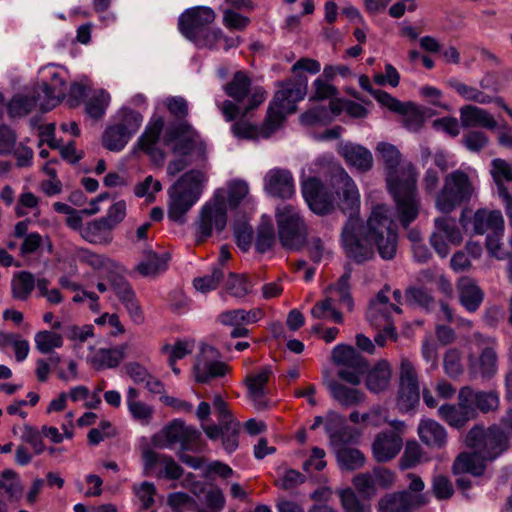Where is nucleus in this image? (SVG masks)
<instances>
[{"mask_svg": "<svg viewBox=\"0 0 512 512\" xmlns=\"http://www.w3.org/2000/svg\"><path fill=\"white\" fill-rule=\"evenodd\" d=\"M331 182L339 209L348 215L340 234L346 258L363 265L374 258L376 247L383 260H392L398 249V232L386 206L376 205L364 222L359 216L360 194L349 174L340 168L333 173Z\"/></svg>", "mask_w": 512, "mask_h": 512, "instance_id": "f257e3e1", "label": "nucleus"}, {"mask_svg": "<svg viewBox=\"0 0 512 512\" xmlns=\"http://www.w3.org/2000/svg\"><path fill=\"white\" fill-rule=\"evenodd\" d=\"M377 150L384 160L387 190L395 202L397 218L402 227L407 229L417 219L420 211L417 172L410 163L403 173L405 177L398 174L401 153L395 145L380 142Z\"/></svg>", "mask_w": 512, "mask_h": 512, "instance_id": "f03ea898", "label": "nucleus"}, {"mask_svg": "<svg viewBox=\"0 0 512 512\" xmlns=\"http://www.w3.org/2000/svg\"><path fill=\"white\" fill-rule=\"evenodd\" d=\"M249 193L245 180L234 179L228 183L227 199L223 190H217L213 202H206L200 209L199 219L195 224V239L198 244L205 243L213 235H217L227 226V207L236 210Z\"/></svg>", "mask_w": 512, "mask_h": 512, "instance_id": "7ed1b4c3", "label": "nucleus"}, {"mask_svg": "<svg viewBox=\"0 0 512 512\" xmlns=\"http://www.w3.org/2000/svg\"><path fill=\"white\" fill-rule=\"evenodd\" d=\"M277 235L286 250H300L307 242V225L299 209L288 203H281L275 209Z\"/></svg>", "mask_w": 512, "mask_h": 512, "instance_id": "20e7f679", "label": "nucleus"}, {"mask_svg": "<svg viewBox=\"0 0 512 512\" xmlns=\"http://www.w3.org/2000/svg\"><path fill=\"white\" fill-rule=\"evenodd\" d=\"M474 192L468 174L460 169L444 178V185L437 193L435 207L443 214H449L457 207L469 203Z\"/></svg>", "mask_w": 512, "mask_h": 512, "instance_id": "39448f33", "label": "nucleus"}, {"mask_svg": "<svg viewBox=\"0 0 512 512\" xmlns=\"http://www.w3.org/2000/svg\"><path fill=\"white\" fill-rule=\"evenodd\" d=\"M465 445L477 450L482 460L493 461L509 447L507 434L497 425L487 429L483 425L475 424L466 434Z\"/></svg>", "mask_w": 512, "mask_h": 512, "instance_id": "423d86ee", "label": "nucleus"}, {"mask_svg": "<svg viewBox=\"0 0 512 512\" xmlns=\"http://www.w3.org/2000/svg\"><path fill=\"white\" fill-rule=\"evenodd\" d=\"M162 140L165 146H172V152L180 156H190L194 152L204 155L206 151L205 142L189 121L168 122Z\"/></svg>", "mask_w": 512, "mask_h": 512, "instance_id": "0eeeda50", "label": "nucleus"}, {"mask_svg": "<svg viewBox=\"0 0 512 512\" xmlns=\"http://www.w3.org/2000/svg\"><path fill=\"white\" fill-rule=\"evenodd\" d=\"M143 122L140 112L122 107L118 112V121L106 127L102 134V146L111 152L122 151Z\"/></svg>", "mask_w": 512, "mask_h": 512, "instance_id": "6e6552de", "label": "nucleus"}, {"mask_svg": "<svg viewBox=\"0 0 512 512\" xmlns=\"http://www.w3.org/2000/svg\"><path fill=\"white\" fill-rule=\"evenodd\" d=\"M420 403V386L414 364L407 358L400 363V381L396 405L400 413H415Z\"/></svg>", "mask_w": 512, "mask_h": 512, "instance_id": "1a4fd4ad", "label": "nucleus"}, {"mask_svg": "<svg viewBox=\"0 0 512 512\" xmlns=\"http://www.w3.org/2000/svg\"><path fill=\"white\" fill-rule=\"evenodd\" d=\"M301 192L313 213L324 216L334 210V195L318 177L305 180L302 183Z\"/></svg>", "mask_w": 512, "mask_h": 512, "instance_id": "9d476101", "label": "nucleus"}, {"mask_svg": "<svg viewBox=\"0 0 512 512\" xmlns=\"http://www.w3.org/2000/svg\"><path fill=\"white\" fill-rule=\"evenodd\" d=\"M215 20V12L207 6H194L184 10L178 18L180 34L190 42Z\"/></svg>", "mask_w": 512, "mask_h": 512, "instance_id": "9b49d317", "label": "nucleus"}, {"mask_svg": "<svg viewBox=\"0 0 512 512\" xmlns=\"http://www.w3.org/2000/svg\"><path fill=\"white\" fill-rule=\"evenodd\" d=\"M485 344L477 356L473 353L468 356V369L472 377L490 379L497 372L498 355L496 352L497 343L493 338L483 339Z\"/></svg>", "mask_w": 512, "mask_h": 512, "instance_id": "f8f14e48", "label": "nucleus"}, {"mask_svg": "<svg viewBox=\"0 0 512 512\" xmlns=\"http://www.w3.org/2000/svg\"><path fill=\"white\" fill-rule=\"evenodd\" d=\"M434 226L436 231L430 236V244L441 258H445L450 249L444 236L450 243L459 245L462 242V234L452 218L438 217L434 220Z\"/></svg>", "mask_w": 512, "mask_h": 512, "instance_id": "ddd939ff", "label": "nucleus"}, {"mask_svg": "<svg viewBox=\"0 0 512 512\" xmlns=\"http://www.w3.org/2000/svg\"><path fill=\"white\" fill-rule=\"evenodd\" d=\"M427 504L424 494H413L407 490L387 493L378 502L379 512H411Z\"/></svg>", "mask_w": 512, "mask_h": 512, "instance_id": "4468645a", "label": "nucleus"}, {"mask_svg": "<svg viewBox=\"0 0 512 512\" xmlns=\"http://www.w3.org/2000/svg\"><path fill=\"white\" fill-rule=\"evenodd\" d=\"M264 190L274 198H290L295 193L292 173L288 169H270L264 177Z\"/></svg>", "mask_w": 512, "mask_h": 512, "instance_id": "2eb2a0df", "label": "nucleus"}, {"mask_svg": "<svg viewBox=\"0 0 512 512\" xmlns=\"http://www.w3.org/2000/svg\"><path fill=\"white\" fill-rule=\"evenodd\" d=\"M403 447L401 436L395 431L379 432L372 443V454L376 462L386 463L394 459Z\"/></svg>", "mask_w": 512, "mask_h": 512, "instance_id": "dca6fc26", "label": "nucleus"}, {"mask_svg": "<svg viewBox=\"0 0 512 512\" xmlns=\"http://www.w3.org/2000/svg\"><path fill=\"white\" fill-rule=\"evenodd\" d=\"M142 457L146 471L154 470L159 464H163L164 467L160 476L165 479L179 480L184 474V469L170 455L159 454L152 449H146Z\"/></svg>", "mask_w": 512, "mask_h": 512, "instance_id": "f3484780", "label": "nucleus"}, {"mask_svg": "<svg viewBox=\"0 0 512 512\" xmlns=\"http://www.w3.org/2000/svg\"><path fill=\"white\" fill-rule=\"evenodd\" d=\"M461 390L458 393V404H443L439 407L440 417L450 426L462 428L465 424L477 417L475 410L469 406L468 402L462 401Z\"/></svg>", "mask_w": 512, "mask_h": 512, "instance_id": "a211bd4d", "label": "nucleus"}, {"mask_svg": "<svg viewBox=\"0 0 512 512\" xmlns=\"http://www.w3.org/2000/svg\"><path fill=\"white\" fill-rule=\"evenodd\" d=\"M165 127L164 118L161 115L153 114L144 132L138 138L136 146L145 154L158 153L161 156L162 149L157 147V144Z\"/></svg>", "mask_w": 512, "mask_h": 512, "instance_id": "6ab92c4d", "label": "nucleus"}, {"mask_svg": "<svg viewBox=\"0 0 512 512\" xmlns=\"http://www.w3.org/2000/svg\"><path fill=\"white\" fill-rule=\"evenodd\" d=\"M460 390L462 401L468 402L477 414H486L499 406V396L495 391L475 390L470 386H464Z\"/></svg>", "mask_w": 512, "mask_h": 512, "instance_id": "aec40b11", "label": "nucleus"}, {"mask_svg": "<svg viewBox=\"0 0 512 512\" xmlns=\"http://www.w3.org/2000/svg\"><path fill=\"white\" fill-rule=\"evenodd\" d=\"M271 366H263L260 371L254 375H249L245 379L250 398L255 402V407L258 410H265L268 408V401L263 399L266 397V385L272 375Z\"/></svg>", "mask_w": 512, "mask_h": 512, "instance_id": "412c9836", "label": "nucleus"}, {"mask_svg": "<svg viewBox=\"0 0 512 512\" xmlns=\"http://www.w3.org/2000/svg\"><path fill=\"white\" fill-rule=\"evenodd\" d=\"M473 233L483 235L488 230L493 234H502L504 231V218L500 210L478 209L472 218Z\"/></svg>", "mask_w": 512, "mask_h": 512, "instance_id": "4be33fe9", "label": "nucleus"}, {"mask_svg": "<svg viewBox=\"0 0 512 512\" xmlns=\"http://www.w3.org/2000/svg\"><path fill=\"white\" fill-rule=\"evenodd\" d=\"M338 153L344 158L346 163L357 168L361 172H367L373 167V156L366 147L347 142L342 144Z\"/></svg>", "mask_w": 512, "mask_h": 512, "instance_id": "5701e85b", "label": "nucleus"}, {"mask_svg": "<svg viewBox=\"0 0 512 512\" xmlns=\"http://www.w3.org/2000/svg\"><path fill=\"white\" fill-rule=\"evenodd\" d=\"M332 360L336 365H342L349 369L367 372L368 360L353 346L338 344L332 350Z\"/></svg>", "mask_w": 512, "mask_h": 512, "instance_id": "b1692460", "label": "nucleus"}, {"mask_svg": "<svg viewBox=\"0 0 512 512\" xmlns=\"http://www.w3.org/2000/svg\"><path fill=\"white\" fill-rule=\"evenodd\" d=\"M460 122L463 128H486L495 130L497 122L494 117L485 109L475 105H464L460 108Z\"/></svg>", "mask_w": 512, "mask_h": 512, "instance_id": "393cba45", "label": "nucleus"}, {"mask_svg": "<svg viewBox=\"0 0 512 512\" xmlns=\"http://www.w3.org/2000/svg\"><path fill=\"white\" fill-rule=\"evenodd\" d=\"M126 356V346L99 348L90 358V364L96 371L117 368Z\"/></svg>", "mask_w": 512, "mask_h": 512, "instance_id": "a878e982", "label": "nucleus"}, {"mask_svg": "<svg viewBox=\"0 0 512 512\" xmlns=\"http://www.w3.org/2000/svg\"><path fill=\"white\" fill-rule=\"evenodd\" d=\"M486 460H482L479 452H461L457 455L452 464V473L461 475L464 473L471 474L475 477L482 476L486 469Z\"/></svg>", "mask_w": 512, "mask_h": 512, "instance_id": "bb28decb", "label": "nucleus"}, {"mask_svg": "<svg viewBox=\"0 0 512 512\" xmlns=\"http://www.w3.org/2000/svg\"><path fill=\"white\" fill-rule=\"evenodd\" d=\"M365 379L366 388L372 393H380L387 389L390 378L391 368L387 360H379L372 368L368 367Z\"/></svg>", "mask_w": 512, "mask_h": 512, "instance_id": "cd10ccee", "label": "nucleus"}, {"mask_svg": "<svg viewBox=\"0 0 512 512\" xmlns=\"http://www.w3.org/2000/svg\"><path fill=\"white\" fill-rule=\"evenodd\" d=\"M460 304L470 313L476 312L484 300V292L470 278H463L458 284Z\"/></svg>", "mask_w": 512, "mask_h": 512, "instance_id": "c85d7f7f", "label": "nucleus"}, {"mask_svg": "<svg viewBox=\"0 0 512 512\" xmlns=\"http://www.w3.org/2000/svg\"><path fill=\"white\" fill-rule=\"evenodd\" d=\"M327 386L331 397L342 407L349 408L358 406L365 399V394L359 389L348 387L336 380H331Z\"/></svg>", "mask_w": 512, "mask_h": 512, "instance_id": "c756f323", "label": "nucleus"}, {"mask_svg": "<svg viewBox=\"0 0 512 512\" xmlns=\"http://www.w3.org/2000/svg\"><path fill=\"white\" fill-rule=\"evenodd\" d=\"M169 197V220L179 225L185 224L186 214L194 206V204H196V201H194L191 198H188V196H186L185 194L172 188H170L169 190Z\"/></svg>", "mask_w": 512, "mask_h": 512, "instance_id": "7c9ffc66", "label": "nucleus"}, {"mask_svg": "<svg viewBox=\"0 0 512 512\" xmlns=\"http://www.w3.org/2000/svg\"><path fill=\"white\" fill-rule=\"evenodd\" d=\"M204 174L197 169H191L180 176L172 189L178 190L188 198L198 201L202 193Z\"/></svg>", "mask_w": 512, "mask_h": 512, "instance_id": "2f4dec72", "label": "nucleus"}, {"mask_svg": "<svg viewBox=\"0 0 512 512\" xmlns=\"http://www.w3.org/2000/svg\"><path fill=\"white\" fill-rule=\"evenodd\" d=\"M228 365L221 361H209L198 359L193 366L195 381L207 384L210 380L226 375Z\"/></svg>", "mask_w": 512, "mask_h": 512, "instance_id": "473e14b6", "label": "nucleus"}, {"mask_svg": "<svg viewBox=\"0 0 512 512\" xmlns=\"http://www.w3.org/2000/svg\"><path fill=\"white\" fill-rule=\"evenodd\" d=\"M418 434L421 441L430 447L442 448L446 445V430L435 420L422 421L418 428Z\"/></svg>", "mask_w": 512, "mask_h": 512, "instance_id": "72a5a7b5", "label": "nucleus"}, {"mask_svg": "<svg viewBox=\"0 0 512 512\" xmlns=\"http://www.w3.org/2000/svg\"><path fill=\"white\" fill-rule=\"evenodd\" d=\"M107 220L108 219H102V217H100L87 223V225L81 230V236L83 239L92 244L110 243V232L113 228Z\"/></svg>", "mask_w": 512, "mask_h": 512, "instance_id": "f704fd0d", "label": "nucleus"}, {"mask_svg": "<svg viewBox=\"0 0 512 512\" xmlns=\"http://www.w3.org/2000/svg\"><path fill=\"white\" fill-rule=\"evenodd\" d=\"M191 428L192 426H186L183 420L174 419L162 430L165 442L160 443V436L154 435L152 437V443L156 447L172 448V446L177 444Z\"/></svg>", "mask_w": 512, "mask_h": 512, "instance_id": "c9c22d12", "label": "nucleus"}, {"mask_svg": "<svg viewBox=\"0 0 512 512\" xmlns=\"http://www.w3.org/2000/svg\"><path fill=\"white\" fill-rule=\"evenodd\" d=\"M251 79L244 71H236L232 79L225 85V94L235 102L240 103L248 97L251 91Z\"/></svg>", "mask_w": 512, "mask_h": 512, "instance_id": "e433bc0d", "label": "nucleus"}, {"mask_svg": "<svg viewBox=\"0 0 512 512\" xmlns=\"http://www.w3.org/2000/svg\"><path fill=\"white\" fill-rule=\"evenodd\" d=\"M262 316L263 311L260 308H254L249 311L234 309L222 312L219 315V321L223 325L253 324L258 322Z\"/></svg>", "mask_w": 512, "mask_h": 512, "instance_id": "4c0bfd02", "label": "nucleus"}, {"mask_svg": "<svg viewBox=\"0 0 512 512\" xmlns=\"http://www.w3.org/2000/svg\"><path fill=\"white\" fill-rule=\"evenodd\" d=\"M35 288V277L29 271L16 272L11 281L12 297L16 300L25 301L29 298Z\"/></svg>", "mask_w": 512, "mask_h": 512, "instance_id": "58836bf2", "label": "nucleus"}, {"mask_svg": "<svg viewBox=\"0 0 512 512\" xmlns=\"http://www.w3.org/2000/svg\"><path fill=\"white\" fill-rule=\"evenodd\" d=\"M289 84L286 80L279 82L280 89L275 92L273 103L278 106H285L286 112L292 114L297 110L296 104L304 98H300L295 91L297 88Z\"/></svg>", "mask_w": 512, "mask_h": 512, "instance_id": "ea45409f", "label": "nucleus"}, {"mask_svg": "<svg viewBox=\"0 0 512 512\" xmlns=\"http://www.w3.org/2000/svg\"><path fill=\"white\" fill-rule=\"evenodd\" d=\"M336 459L342 470L354 471L361 468L365 463L364 454L357 448L338 447Z\"/></svg>", "mask_w": 512, "mask_h": 512, "instance_id": "a19ab883", "label": "nucleus"}, {"mask_svg": "<svg viewBox=\"0 0 512 512\" xmlns=\"http://www.w3.org/2000/svg\"><path fill=\"white\" fill-rule=\"evenodd\" d=\"M403 116V126L411 131H419L425 122L424 112L414 102H403V112H396Z\"/></svg>", "mask_w": 512, "mask_h": 512, "instance_id": "79ce46f5", "label": "nucleus"}, {"mask_svg": "<svg viewBox=\"0 0 512 512\" xmlns=\"http://www.w3.org/2000/svg\"><path fill=\"white\" fill-rule=\"evenodd\" d=\"M40 99V93L37 95H15L7 105L10 117H23L29 114L37 105Z\"/></svg>", "mask_w": 512, "mask_h": 512, "instance_id": "37998d69", "label": "nucleus"}, {"mask_svg": "<svg viewBox=\"0 0 512 512\" xmlns=\"http://www.w3.org/2000/svg\"><path fill=\"white\" fill-rule=\"evenodd\" d=\"M226 291L229 295L242 299L252 292L253 284L244 274L230 272L226 281Z\"/></svg>", "mask_w": 512, "mask_h": 512, "instance_id": "c03bdc74", "label": "nucleus"}, {"mask_svg": "<svg viewBox=\"0 0 512 512\" xmlns=\"http://www.w3.org/2000/svg\"><path fill=\"white\" fill-rule=\"evenodd\" d=\"M405 296L408 304L416 305L425 312H430L434 308L435 300L424 287L410 286L407 288Z\"/></svg>", "mask_w": 512, "mask_h": 512, "instance_id": "a18cd8bd", "label": "nucleus"}, {"mask_svg": "<svg viewBox=\"0 0 512 512\" xmlns=\"http://www.w3.org/2000/svg\"><path fill=\"white\" fill-rule=\"evenodd\" d=\"M332 122V117L324 105L313 106L300 115V123L304 126H326Z\"/></svg>", "mask_w": 512, "mask_h": 512, "instance_id": "49530a36", "label": "nucleus"}, {"mask_svg": "<svg viewBox=\"0 0 512 512\" xmlns=\"http://www.w3.org/2000/svg\"><path fill=\"white\" fill-rule=\"evenodd\" d=\"M111 100L110 94L101 89L96 95L91 97L85 104V112L94 120H100L106 113Z\"/></svg>", "mask_w": 512, "mask_h": 512, "instance_id": "de8ad7c7", "label": "nucleus"}, {"mask_svg": "<svg viewBox=\"0 0 512 512\" xmlns=\"http://www.w3.org/2000/svg\"><path fill=\"white\" fill-rule=\"evenodd\" d=\"M224 276V269L220 266H212L211 273L201 277H196L193 280V285L196 290L202 293H207L215 290L223 281Z\"/></svg>", "mask_w": 512, "mask_h": 512, "instance_id": "09e8293b", "label": "nucleus"}, {"mask_svg": "<svg viewBox=\"0 0 512 512\" xmlns=\"http://www.w3.org/2000/svg\"><path fill=\"white\" fill-rule=\"evenodd\" d=\"M36 349L42 354H50L54 348L63 346L62 335L52 331H39L34 337Z\"/></svg>", "mask_w": 512, "mask_h": 512, "instance_id": "8fccbe9b", "label": "nucleus"}, {"mask_svg": "<svg viewBox=\"0 0 512 512\" xmlns=\"http://www.w3.org/2000/svg\"><path fill=\"white\" fill-rule=\"evenodd\" d=\"M286 115H288V113L286 112L285 106H278L277 104L273 103V100L270 102L264 121V130L266 136H269L271 133H274L280 128L286 119Z\"/></svg>", "mask_w": 512, "mask_h": 512, "instance_id": "3c124183", "label": "nucleus"}, {"mask_svg": "<svg viewBox=\"0 0 512 512\" xmlns=\"http://www.w3.org/2000/svg\"><path fill=\"white\" fill-rule=\"evenodd\" d=\"M275 243V231L271 222H262L257 228L255 250L257 253L268 252Z\"/></svg>", "mask_w": 512, "mask_h": 512, "instance_id": "603ef678", "label": "nucleus"}, {"mask_svg": "<svg viewBox=\"0 0 512 512\" xmlns=\"http://www.w3.org/2000/svg\"><path fill=\"white\" fill-rule=\"evenodd\" d=\"M221 40H227L224 36L223 31L220 28H212L210 25L202 31L194 40L191 42L197 48H207L210 50H217L218 43Z\"/></svg>", "mask_w": 512, "mask_h": 512, "instance_id": "864d4df0", "label": "nucleus"}, {"mask_svg": "<svg viewBox=\"0 0 512 512\" xmlns=\"http://www.w3.org/2000/svg\"><path fill=\"white\" fill-rule=\"evenodd\" d=\"M421 457V446L416 441H408L399 459V469L405 471L416 467L420 463Z\"/></svg>", "mask_w": 512, "mask_h": 512, "instance_id": "5fc2aeb1", "label": "nucleus"}, {"mask_svg": "<svg viewBox=\"0 0 512 512\" xmlns=\"http://www.w3.org/2000/svg\"><path fill=\"white\" fill-rule=\"evenodd\" d=\"M339 497L345 512H371V506L364 504L351 488L341 490Z\"/></svg>", "mask_w": 512, "mask_h": 512, "instance_id": "6e6d98bb", "label": "nucleus"}, {"mask_svg": "<svg viewBox=\"0 0 512 512\" xmlns=\"http://www.w3.org/2000/svg\"><path fill=\"white\" fill-rule=\"evenodd\" d=\"M40 93V96H44V101L40 103V110L44 113L54 109L59 103L63 101L57 93L54 92L53 87L47 82L42 81L34 91L33 95Z\"/></svg>", "mask_w": 512, "mask_h": 512, "instance_id": "4d7b16f0", "label": "nucleus"}, {"mask_svg": "<svg viewBox=\"0 0 512 512\" xmlns=\"http://www.w3.org/2000/svg\"><path fill=\"white\" fill-rule=\"evenodd\" d=\"M107 280L119 301L135 293L128 280L119 273L109 272Z\"/></svg>", "mask_w": 512, "mask_h": 512, "instance_id": "13d9d810", "label": "nucleus"}, {"mask_svg": "<svg viewBox=\"0 0 512 512\" xmlns=\"http://www.w3.org/2000/svg\"><path fill=\"white\" fill-rule=\"evenodd\" d=\"M165 106L174 117L173 121H187L189 114L188 102L181 96H170L165 100Z\"/></svg>", "mask_w": 512, "mask_h": 512, "instance_id": "bf43d9fd", "label": "nucleus"}, {"mask_svg": "<svg viewBox=\"0 0 512 512\" xmlns=\"http://www.w3.org/2000/svg\"><path fill=\"white\" fill-rule=\"evenodd\" d=\"M253 229L248 222H241L234 227L235 242L242 252H248L252 245Z\"/></svg>", "mask_w": 512, "mask_h": 512, "instance_id": "052dcab7", "label": "nucleus"}, {"mask_svg": "<svg viewBox=\"0 0 512 512\" xmlns=\"http://www.w3.org/2000/svg\"><path fill=\"white\" fill-rule=\"evenodd\" d=\"M166 260L154 251L149 252L148 260L142 261L136 266V270L142 276H149L165 268Z\"/></svg>", "mask_w": 512, "mask_h": 512, "instance_id": "680f3d73", "label": "nucleus"}, {"mask_svg": "<svg viewBox=\"0 0 512 512\" xmlns=\"http://www.w3.org/2000/svg\"><path fill=\"white\" fill-rule=\"evenodd\" d=\"M356 490L366 499H371L377 493L374 478L370 473H360L353 478Z\"/></svg>", "mask_w": 512, "mask_h": 512, "instance_id": "e2e57ef3", "label": "nucleus"}, {"mask_svg": "<svg viewBox=\"0 0 512 512\" xmlns=\"http://www.w3.org/2000/svg\"><path fill=\"white\" fill-rule=\"evenodd\" d=\"M432 490L438 500L450 499L454 494L452 482L445 475H438L433 478Z\"/></svg>", "mask_w": 512, "mask_h": 512, "instance_id": "0e129e2a", "label": "nucleus"}, {"mask_svg": "<svg viewBox=\"0 0 512 512\" xmlns=\"http://www.w3.org/2000/svg\"><path fill=\"white\" fill-rule=\"evenodd\" d=\"M359 433L347 426H342L336 433H333L330 440L334 447H347L349 444H356L358 442Z\"/></svg>", "mask_w": 512, "mask_h": 512, "instance_id": "69168bd1", "label": "nucleus"}, {"mask_svg": "<svg viewBox=\"0 0 512 512\" xmlns=\"http://www.w3.org/2000/svg\"><path fill=\"white\" fill-rule=\"evenodd\" d=\"M488 143L487 135L479 130H472L463 137V144L471 152H480Z\"/></svg>", "mask_w": 512, "mask_h": 512, "instance_id": "338daca9", "label": "nucleus"}, {"mask_svg": "<svg viewBox=\"0 0 512 512\" xmlns=\"http://www.w3.org/2000/svg\"><path fill=\"white\" fill-rule=\"evenodd\" d=\"M226 504V498L222 489L214 486L205 494V505L210 512H221Z\"/></svg>", "mask_w": 512, "mask_h": 512, "instance_id": "774afa93", "label": "nucleus"}]
</instances>
